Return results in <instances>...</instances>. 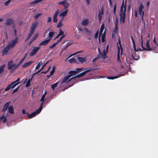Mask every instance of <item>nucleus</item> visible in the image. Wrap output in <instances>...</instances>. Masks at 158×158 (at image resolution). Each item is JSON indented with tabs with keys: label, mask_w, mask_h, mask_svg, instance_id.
<instances>
[{
	"label": "nucleus",
	"mask_w": 158,
	"mask_h": 158,
	"mask_svg": "<svg viewBox=\"0 0 158 158\" xmlns=\"http://www.w3.org/2000/svg\"><path fill=\"white\" fill-rule=\"evenodd\" d=\"M14 64H13L12 61H10L8 63V69H11L14 66Z\"/></svg>",
	"instance_id": "24"
},
{
	"label": "nucleus",
	"mask_w": 158,
	"mask_h": 158,
	"mask_svg": "<svg viewBox=\"0 0 158 158\" xmlns=\"http://www.w3.org/2000/svg\"><path fill=\"white\" fill-rule=\"evenodd\" d=\"M48 19L47 20V22L48 23H50L52 21V19L51 17H49L48 18Z\"/></svg>",
	"instance_id": "47"
},
{
	"label": "nucleus",
	"mask_w": 158,
	"mask_h": 158,
	"mask_svg": "<svg viewBox=\"0 0 158 158\" xmlns=\"http://www.w3.org/2000/svg\"><path fill=\"white\" fill-rule=\"evenodd\" d=\"M14 33H15V35H16V30L15 29H14Z\"/></svg>",
	"instance_id": "64"
},
{
	"label": "nucleus",
	"mask_w": 158,
	"mask_h": 158,
	"mask_svg": "<svg viewBox=\"0 0 158 158\" xmlns=\"http://www.w3.org/2000/svg\"><path fill=\"white\" fill-rule=\"evenodd\" d=\"M115 29L114 30V31L115 33H116L117 32L118 30V27L117 26V22H115Z\"/></svg>",
	"instance_id": "39"
},
{
	"label": "nucleus",
	"mask_w": 158,
	"mask_h": 158,
	"mask_svg": "<svg viewBox=\"0 0 158 158\" xmlns=\"http://www.w3.org/2000/svg\"><path fill=\"white\" fill-rule=\"evenodd\" d=\"M56 44H57V43H55L53 44L52 46H50V48H52L54 47Z\"/></svg>",
	"instance_id": "48"
},
{
	"label": "nucleus",
	"mask_w": 158,
	"mask_h": 158,
	"mask_svg": "<svg viewBox=\"0 0 158 158\" xmlns=\"http://www.w3.org/2000/svg\"><path fill=\"white\" fill-rule=\"evenodd\" d=\"M109 45H108L106 47V52H108V48H109Z\"/></svg>",
	"instance_id": "61"
},
{
	"label": "nucleus",
	"mask_w": 158,
	"mask_h": 158,
	"mask_svg": "<svg viewBox=\"0 0 158 158\" xmlns=\"http://www.w3.org/2000/svg\"><path fill=\"white\" fill-rule=\"evenodd\" d=\"M119 46L118 45V54H117V61L119 62H121L120 60V55L121 56L122 54V47L121 45L120 40H119Z\"/></svg>",
	"instance_id": "5"
},
{
	"label": "nucleus",
	"mask_w": 158,
	"mask_h": 158,
	"mask_svg": "<svg viewBox=\"0 0 158 158\" xmlns=\"http://www.w3.org/2000/svg\"><path fill=\"white\" fill-rule=\"evenodd\" d=\"M39 35V34L38 33H36L35 35L33 37L32 39V41L34 40L35 39L38 37V36Z\"/></svg>",
	"instance_id": "41"
},
{
	"label": "nucleus",
	"mask_w": 158,
	"mask_h": 158,
	"mask_svg": "<svg viewBox=\"0 0 158 158\" xmlns=\"http://www.w3.org/2000/svg\"><path fill=\"white\" fill-rule=\"evenodd\" d=\"M7 120V117L4 114L0 117V123H6Z\"/></svg>",
	"instance_id": "15"
},
{
	"label": "nucleus",
	"mask_w": 158,
	"mask_h": 158,
	"mask_svg": "<svg viewBox=\"0 0 158 158\" xmlns=\"http://www.w3.org/2000/svg\"><path fill=\"white\" fill-rule=\"evenodd\" d=\"M32 77L31 78L29 79L28 80V81H27L26 84V87H28V86H29L30 85V84L31 81H32Z\"/></svg>",
	"instance_id": "34"
},
{
	"label": "nucleus",
	"mask_w": 158,
	"mask_h": 158,
	"mask_svg": "<svg viewBox=\"0 0 158 158\" xmlns=\"http://www.w3.org/2000/svg\"><path fill=\"white\" fill-rule=\"evenodd\" d=\"M20 80V78H18L16 81L12 82L13 84H14L12 86V89L14 88L15 87L19 84L20 83V82H18Z\"/></svg>",
	"instance_id": "20"
},
{
	"label": "nucleus",
	"mask_w": 158,
	"mask_h": 158,
	"mask_svg": "<svg viewBox=\"0 0 158 158\" xmlns=\"http://www.w3.org/2000/svg\"><path fill=\"white\" fill-rule=\"evenodd\" d=\"M98 32H97L95 34V35H94V38H95V39H96L98 37Z\"/></svg>",
	"instance_id": "52"
},
{
	"label": "nucleus",
	"mask_w": 158,
	"mask_h": 158,
	"mask_svg": "<svg viewBox=\"0 0 158 158\" xmlns=\"http://www.w3.org/2000/svg\"><path fill=\"white\" fill-rule=\"evenodd\" d=\"M55 66L53 67L52 68V70L50 72V76H51V75H52L53 73H54V72H55Z\"/></svg>",
	"instance_id": "45"
},
{
	"label": "nucleus",
	"mask_w": 158,
	"mask_h": 158,
	"mask_svg": "<svg viewBox=\"0 0 158 158\" xmlns=\"http://www.w3.org/2000/svg\"><path fill=\"white\" fill-rule=\"evenodd\" d=\"M104 24H102L100 28V31L99 36V39H100V38H101L102 41L103 42H104L105 40V31H104Z\"/></svg>",
	"instance_id": "2"
},
{
	"label": "nucleus",
	"mask_w": 158,
	"mask_h": 158,
	"mask_svg": "<svg viewBox=\"0 0 158 158\" xmlns=\"http://www.w3.org/2000/svg\"><path fill=\"white\" fill-rule=\"evenodd\" d=\"M11 0H8V1H7V2H5L4 3V4L6 6H8V5L10 4L11 3H10V2H11Z\"/></svg>",
	"instance_id": "40"
},
{
	"label": "nucleus",
	"mask_w": 158,
	"mask_h": 158,
	"mask_svg": "<svg viewBox=\"0 0 158 158\" xmlns=\"http://www.w3.org/2000/svg\"><path fill=\"white\" fill-rule=\"evenodd\" d=\"M10 104V102H7L4 105L2 109V111H5L8 109L9 112L11 114H13L14 111L13 106H9Z\"/></svg>",
	"instance_id": "3"
},
{
	"label": "nucleus",
	"mask_w": 158,
	"mask_h": 158,
	"mask_svg": "<svg viewBox=\"0 0 158 158\" xmlns=\"http://www.w3.org/2000/svg\"><path fill=\"white\" fill-rule=\"evenodd\" d=\"M40 48V47H35L30 53L29 56H33L39 50Z\"/></svg>",
	"instance_id": "14"
},
{
	"label": "nucleus",
	"mask_w": 158,
	"mask_h": 158,
	"mask_svg": "<svg viewBox=\"0 0 158 158\" xmlns=\"http://www.w3.org/2000/svg\"><path fill=\"white\" fill-rule=\"evenodd\" d=\"M89 23V21L87 19H84L82 22V25L84 26H86L87 25L88 23Z\"/></svg>",
	"instance_id": "23"
},
{
	"label": "nucleus",
	"mask_w": 158,
	"mask_h": 158,
	"mask_svg": "<svg viewBox=\"0 0 158 158\" xmlns=\"http://www.w3.org/2000/svg\"><path fill=\"white\" fill-rule=\"evenodd\" d=\"M81 52H76L75 53V54H73L72 55H70V56H69V57L67 59H68L71 56H72L73 55H75L76 54H77V53H80Z\"/></svg>",
	"instance_id": "50"
},
{
	"label": "nucleus",
	"mask_w": 158,
	"mask_h": 158,
	"mask_svg": "<svg viewBox=\"0 0 158 158\" xmlns=\"http://www.w3.org/2000/svg\"><path fill=\"white\" fill-rule=\"evenodd\" d=\"M116 9V6L115 5L114 6V13L115 12Z\"/></svg>",
	"instance_id": "58"
},
{
	"label": "nucleus",
	"mask_w": 158,
	"mask_h": 158,
	"mask_svg": "<svg viewBox=\"0 0 158 158\" xmlns=\"http://www.w3.org/2000/svg\"><path fill=\"white\" fill-rule=\"evenodd\" d=\"M42 0H35L33 2H30V4H36L40 2H41Z\"/></svg>",
	"instance_id": "31"
},
{
	"label": "nucleus",
	"mask_w": 158,
	"mask_h": 158,
	"mask_svg": "<svg viewBox=\"0 0 158 158\" xmlns=\"http://www.w3.org/2000/svg\"><path fill=\"white\" fill-rule=\"evenodd\" d=\"M14 23L13 20L10 19L8 18L6 20V24L7 26H10L12 24Z\"/></svg>",
	"instance_id": "17"
},
{
	"label": "nucleus",
	"mask_w": 158,
	"mask_h": 158,
	"mask_svg": "<svg viewBox=\"0 0 158 158\" xmlns=\"http://www.w3.org/2000/svg\"><path fill=\"white\" fill-rule=\"evenodd\" d=\"M42 64H43V63H42V61H41L39 62L38 64H39L40 66L41 65H42Z\"/></svg>",
	"instance_id": "59"
},
{
	"label": "nucleus",
	"mask_w": 158,
	"mask_h": 158,
	"mask_svg": "<svg viewBox=\"0 0 158 158\" xmlns=\"http://www.w3.org/2000/svg\"><path fill=\"white\" fill-rule=\"evenodd\" d=\"M90 71V70H86L85 71H84V72H83L82 73H81L78 74L77 76H76L74 77H73V78H80L81 77H82L85 75L89 71Z\"/></svg>",
	"instance_id": "16"
},
{
	"label": "nucleus",
	"mask_w": 158,
	"mask_h": 158,
	"mask_svg": "<svg viewBox=\"0 0 158 158\" xmlns=\"http://www.w3.org/2000/svg\"><path fill=\"white\" fill-rule=\"evenodd\" d=\"M48 63V62H47V63H45L44 65L43 66V67H42L41 69H40L39 70V71L37 72V73H39L40 71H41L44 68V67Z\"/></svg>",
	"instance_id": "42"
},
{
	"label": "nucleus",
	"mask_w": 158,
	"mask_h": 158,
	"mask_svg": "<svg viewBox=\"0 0 158 158\" xmlns=\"http://www.w3.org/2000/svg\"><path fill=\"white\" fill-rule=\"evenodd\" d=\"M60 82H56L51 85V88L53 89V90H54L55 88L57 86L58 84Z\"/></svg>",
	"instance_id": "35"
},
{
	"label": "nucleus",
	"mask_w": 158,
	"mask_h": 158,
	"mask_svg": "<svg viewBox=\"0 0 158 158\" xmlns=\"http://www.w3.org/2000/svg\"><path fill=\"white\" fill-rule=\"evenodd\" d=\"M49 30H50V29H48L46 30V31H45V32H44V37L45 36V34L46 33H47L48 31H49Z\"/></svg>",
	"instance_id": "49"
},
{
	"label": "nucleus",
	"mask_w": 158,
	"mask_h": 158,
	"mask_svg": "<svg viewBox=\"0 0 158 158\" xmlns=\"http://www.w3.org/2000/svg\"><path fill=\"white\" fill-rule=\"evenodd\" d=\"M61 39L60 38L56 42V43H57V44L59 42H60L61 40Z\"/></svg>",
	"instance_id": "62"
},
{
	"label": "nucleus",
	"mask_w": 158,
	"mask_h": 158,
	"mask_svg": "<svg viewBox=\"0 0 158 158\" xmlns=\"http://www.w3.org/2000/svg\"><path fill=\"white\" fill-rule=\"evenodd\" d=\"M38 24V22L37 21H35L33 23L31 27L30 32L28 34V39L30 38L33 35L35 31V28L37 26Z\"/></svg>",
	"instance_id": "4"
},
{
	"label": "nucleus",
	"mask_w": 158,
	"mask_h": 158,
	"mask_svg": "<svg viewBox=\"0 0 158 158\" xmlns=\"http://www.w3.org/2000/svg\"><path fill=\"white\" fill-rule=\"evenodd\" d=\"M62 19L61 20H60L58 24H57V27H58V28H60V27L61 26H62L63 25V24H62Z\"/></svg>",
	"instance_id": "36"
},
{
	"label": "nucleus",
	"mask_w": 158,
	"mask_h": 158,
	"mask_svg": "<svg viewBox=\"0 0 158 158\" xmlns=\"http://www.w3.org/2000/svg\"><path fill=\"white\" fill-rule=\"evenodd\" d=\"M86 2L87 3V4L88 5H89V0H86Z\"/></svg>",
	"instance_id": "57"
},
{
	"label": "nucleus",
	"mask_w": 158,
	"mask_h": 158,
	"mask_svg": "<svg viewBox=\"0 0 158 158\" xmlns=\"http://www.w3.org/2000/svg\"><path fill=\"white\" fill-rule=\"evenodd\" d=\"M126 7V3H124L123 1L121 7L119 14L121 21L123 23H124L125 21Z\"/></svg>",
	"instance_id": "1"
},
{
	"label": "nucleus",
	"mask_w": 158,
	"mask_h": 158,
	"mask_svg": "<svg viewBox=\"0 0 158 158\" xmlns=\"http://www.w3.org/2000/svg\"><path fill=\"white\" fill-rule=\"evenodd\" d=\"M24 60H23L22 59L19 61V63L18 64V65H20L22 63L23 61Z\"/></svg>",
	"instance_id": "53"
},
{
	"label": "nucleus",
	"mask_w": 158,
	"mask_h": 158,
	"mask_svg": "<svg viewBox=\"0 0 158 158\" xmlns=\"http://www.w3.org/2000/svg\"><path fill=\"white\" fill-rule=\"evenodd\" d=\"M58 4L59 5H63L64 7L66 9H67L69 6V4L67 0H64L59 2Z\"/></svg>",
	"instance_id": "10"
},
{
	"label": "nucleus",
	"mask_w": 158,
	"mask_h": 158,
	"mask_svg": "<svg viewBox=\"0 0 158 158\" xmlns=\"http://www.w3.org/2000/svg\"><path fill=\"white\" fill-rule=\"evenodd\" d=\"M5 67V64L3 65L0 66V74L4 72Z\"/></svg>",
	"instance_id": "32"
},
{
	"label": "nucleus",
	"mask_w": 158,
	"mask_h": 158,
	"mask_svg": "<svg viewBox=\"0 0 158 158\" xmlns=\"http://www.w3.org/2000/svg\"><path fill=\"white\" fill-rule=\"evenodd\" d=\"M122 75V74H119L118 76H114V77H107V78L109 79H114L117 78H118L119 77H120Z\"/></svg>",
	"instance_id": "26"
},
{
	"label": "nucleus",
	"mask_w": 158,
	"mask_h": 158,
	"mask_svg": "<svg viewBox=\"0 0 158 158\" xmlns=\"http://www.w3.org/2000/svg\"><path fill=\"white\" fill-rule=\"evenodd\" d=\"M69 44H68L67 46H66L63 49L62 51H63L64 50H65L69 46Z\"/></svg>",
	"instance_id": "55"
},
{
	"label": "nucleus",
	"mask_w": 158,
	"mask_h": 158,
	"mask_svg": "<svg viewBox=\"0 0 158 158\" xmlns=\"http://www.w3.org/2000/svg\"><path fill=\"white\" fill-rule=\"evenodd\" d=\"M141 46H142V48L143 49V50H147V51L151 50L152 49L149 46V40L148 41V42L146 43V48H143V41L142 36H141Z\"/></svg>",
	"instance_id": "7"
},
{
	"label": "nucleus",
	"mask_w": 158,
	"mask_h": 158,
	"mask_svg": "<svg viewBox=\"0 0 158 158\" xmlns=\"http://www.w3.org/2000/svg\"><path fill=\"white\" fill-rule=\"evenodd\" d=\"M77 59L81 63H83L84 62H85V58L81 57H77Z\"/></svg>",
	"instance_id": "29"
},
{
	"label": "nucleus",
	"mask_w": 158,
	"mask_h": 158,
	"mask_svg": "<svg viewBox=\"0 0 158 158\" xmlns=\"http://www.w3.org/2000/svg\"><path fill=\"white\" fill-rule=\"evenodd\" d=\"M54 34V32H49L48 35V37L49 38V39H51V38Z\"/></svg>",
	"instance_id": "37"
},
{
	"label": "nucleus",
	"mask_w": 158,
	"mask_h": 158,
	"mask_svg": "<svg viewBox=\"0 0 158 158\" xmlns=\"http://www.w3.org/2000/svg\"><path fill=\"white\" fill-rule=\"evenodd\" d=\"M14 85V84L12 83L8 85L7 87L5 89V91H6L10 89L11 88H12V86Z\"/></svg>",
	"instance_id": "27"
},
{
	"label": "nucleus",
	"mask_w": 158,
	"mask_h": 158,
	"mask_svg": "<svg viewBox=\"0 0 158 158\" xmlns=\"http://www.w3.org/2000/svg\"><path fill=\"white\" fill-rule=\"evenodd\" d=\"M60 12L59 10L57 9L55 13L53 16V22L54 23H56L58 21V19H57V16L59 14Z\"/></svg>",
	"instance_id": "12"
},
{
	"label": "nucleus",
	"mask_w": 158,
	"mask_h": 158,
	"mask_svg": "<svg viewBox=\"0 0 158 158\" xmlns=\"http://www.w3.org/2000/svg\"><path fill=\"white\" fill-rule=\"evenodd\" d=\"M18 38L16 37L15 39L10 42L7 45L10 49L13 48L15 46L18 42Z\"/></svg>",
	"instance_id": "6"
},
{
	"label": "nucleus",
	"mask_w": 158,
	"mask_h": 158,
	"mask_svg": "<svg viewBox=\"0 0 158 158\" xmlns=\"http://www.w3.org/2000/svg\"><path fill=\"white\" fill-rule=\"evenodd\" d=\"M22 113L24 114H25V110L24 109H23L22 110Z\"/></svg>",
	"instance_id": "63"
},
{
	"label": "nucleus",
	"mask_w": 158,
	"mask_h": 158,
	"mask_svg": "<svg viewBox=\"0 0 158 158\" xmlns=\"http://www.w3.org/2000/svg\"><path fill=\"white\" fill-rule=\"evenodd\" d=\"M74 79L73 77L70 78L69 76L68 75L63 78V81L60 82V83L61 84L64 83L67 84L71 81L72 79Z\"/></svg>",
	"instance_id": "9"
},
{
	"label": "nucleus",
	"mask_w": 158,
	"mask_h": 158,
	"mask_svg": "<svg viewBox=\"0 0 158 158\" xmlns=\"http://www.w3.org/2000/svg\"><path fill=\"white\" fill-rule=\"evenodd\" d=\"M10 49V48L7 45L2 51L3 55H6Z\"/></svg>",
	"instance_id": "19"
},
{
	"label": "nucleus",
	"mask_w": 158,
	"mask_h": 158,
	"mask_svg": "<svg viewBox=\"0 0 158 158\" xmlns=\"http://www.w3.org/2000/svg\"><path fill=\"white\" fill-rule=\"evenodd\" d=\"M143 8V6L142 4V3H140L139 8V14L141 16V18L142 20H143V16L144 14L143 12H142V9Z\"/></svg>",
	"instance_id": "11"
},
{
	"label": "nucleus",
	"mask_w": 158,
	"mask_h": 158,
	"mask_svg": "<svg viewBox=\"0 0 158 158\" xmlns=\"http://www.w3.org/2000/svg\"><path fill=\"white\" fill-rule=\"evenodd\" d=\"M108 52H106V51L105 50H104L103 52V55L102 56V58L103 59H104L106 58V54Z\"/></svg>",
	"instance_id": "33"
},
{
	"label": "nucleus",
	"mask_w": 158,
	"mask_h": 158,
	"mask_svg": "<svg viewBox=\"0 0 158 158\" xmlns=\"http://www.w3.org/2000/svg\"><path fill=\"white\" fill-rule=\"evenodd\" d=\"M33 62V61H31L26 63L23 65L22 67L23 68H27L31 65Z\"/></svg>",
	"instance_id": "21"
},
{
	"label": "nucleus",
	"mask_w": 158,
	"mask_h": 158,
	"mask_svg": "<svg viewBox=\"0 0 158 158\" xmlns=\"http://www.w3.org/2000/svg\"><path fill=\"white\" fill-rule=\"evenodd\" d=\"M42 107H40L39 109L30 114H28L27 116L29 118L35 117L37 114H39L41 111Z\"/></svg>",
	"instance_id": "8"
},
{
	"label": "nucleus",
	"mask_w": 158,
	"mask_h": 158,
	"mask_svg": "<svg viewBox=\"0 0 158 158\" xmlns=\"http://www.w3.org/2000/svg\"><path fill=\"white\" fill-rule=\"evenodd\" d=\"M51 40V39H48L44 41L41 42L39 46L41 45H45L48 44V43Z\"/></svg>",
	"instance_id": "18"
},
{
	"label": "nucleus",
	"mask_w": 158,
	"mask_h": 158,
	"mask_svg": "<svg viewBox=\"0 0 158 158\" xmlns=\"http://www.w3.org/2000/svg\"><path fill=\"white\" fill-rule=\"evenodd\" d=\"M68 11V10L67 9L64 8V11L60 14L59 16L60 17H62V19H63L64 17L67 15Z\"/></svg>",
	"instance_id": "13"
},
{
	"label": "nucleus",
	"mask_w": 158,
	"mask_h": 158,
	"mask_svg": "<svg viewBox=\"0 0 158 158\" xmlns=\"http://www.w3.org/2000/svg\"><path fill=\"white\" fill-rule=\"evenodd\" d=\"M66 34H64L63 35H62V36L60 38L61 39H62L63 38L65 37L66 36Z\"/></svg>",
	"instance_id": "54"
},
{
	"label": "nucleus",
	"mask_w": 158,
	"mask_h": 158,
	"mask_svg": "<svg viewBox=\"0 0 158 158\" xmlns=\"http://www.w3.org/2000/svg\"><path fill=\"white\" fill-rule=\"evenodd\" d=\"M45 98V96H44V95H43L42 96L41 98L40 99V101L42 102L40 107H42V105L44 103V101H45V99H44Z\"/></svg>",
	"instance_id": "28"
},
{
	"label": "nucleus",
	"mask_w": 158,
	"mask_h": 158,
	"mask_svg": "<svg viewBox=\"0 0 158 158\" xmlns=\"http://www.w3.org/2000/svg\"><path fill=\"white\" fill-rule=\"evenodd\" d=\"M76 73L77 71H71L69 73V75L68 76H69L70 77L72 76L76 75Z\"/></svg>",
	"instance_id": "25"
},
{
	"label": "nucleus",
	"mask_w": 158,
	"mask_h": 158,
	"mask_svg": "<svg viewBox=\"0 0 158 158\" xmlns=\"http://www.w3.org/2000/svg\"><path fill=\"white\" fill-rule=\"evenodd\" d=\"M40 65L38 64V65L36 67L35 69H38L40 67Z\"/></svg>",
	"instance_id": "56"
},
{
	"label": "nucleus",
	"mask_w": 158,
	"mask_h": 158,
	"mask_svg": "<svg viewBox=\"0 0 158 158\" xmlns=\"http://www.w3.org/2000/svg\"><path fill=\"white\" fill-rule=\"evenodd\" d=\"M42 14V13H37L34 16V18L35 19H36Z\"/></svg>",
	"instance_id": "38"
},
{
	"label": "nucleus",
	"mask_w": 158,
	"mask_h": 158,
	"mask_svg": "<svg viewBox=\"0 0 158 158\" xmlns=\"http://www.w3.org/2000/svg\"><path fill=\"white\" fill-rule=\"evenodd\" d=\"M132 57L135 60H137L139 59V56H134L133 55H132Z\"/></svg>",
	"instance_id": "46"
},
{
	"label": "nucleus",
	"mask_w": 158,
	"mask_h": 158,
	"mask_svg": "<svg viewBox=\"0 0 158 158\" xmlns=\"http://www.w3.org/2000/svg\"><path fill=\"white\" fill-rule=\"evenodd\" d=\"M131 39L132 40V42L133 44V46H134V49L136 51L135 47V43L134 40V39H133V38L132 36L131 37Z\"/></svg>",
	"instance_id": "44"
},
{
	"label": "nucleus",
	"mask_w": 158,
	"mask_h": 158,
	"mask_svg": "<svg viewBox=\"0 0 158 158\" xmlns=\"http://www.w3.org/2000/svg\"><path fill=\"white\" fill-rule=\"evenodd\" d=\"M64 34V32L61 30L60 29H59V34L58 35L56 36V38L55 39H56L57 38L58 36H60V35H63V34Z\"/></svg>",
	"instance_id": "30"
},
{
	"label": "nucleus",
	"mask_w": 158,
	"mask_h": 158,
	"mask_svg": "<svg viewBox=\"0 0 158 158\" xmlns=\"http://www.w3.org/2000/svg\"><path fill=\"white\" fill-rule=\"evenodd\" d=\"M98 52H99V55H98V56H101L102 55V53H101L99 48H98Z\"/></svg>",
	"instance_id": "51"
},
{
	"label": "nucleus",
	"mask_w": 158,
	"mask_h": 158,
	"mask_svg": "<svg viewBox=\"0 0 158 158\" xmlns=\"http://www.w3.org/2000/svg\"><path fill=\"white\" fill-rule=\"evenodd\" d=\"M109 4H110V5L111 6H112V4L111 0H109Z\"/></svg>",
	"instance_id": "60"
},
{
	"label": "nucleus",
	"mask_w": 158,
	"mask_h": 158,
	"mask_svg": "<svg viewBox=\"0 0 158 158\" xmlns=\"http://www.w3.org/2000/svg\"><path fill=\"white\" fill-rule=\"evenodd\" d=\"M103 13L102 9L101 10H100L98 14V19L99 20V22H100L102 18V15H103Z\"/></svg>",
	"instance_id": "22"
},
{
	"label": "nucleus",
	"mask_w": 158,
	"mask_h": 158,
	"mask_svg": "<svg viewBox=\"0 0 158 158\" xmlns=\"http://www.w3.org/2000/svg\"><path fill=\"white\" fill-rule=\"evenodd\" d=\"M76 60L75 59V58H71V59H70L69 60V62L70 63H72L73 62H74L76 61Z\"/></svg>",
	"instance_id": "43"
}]
</instances>
